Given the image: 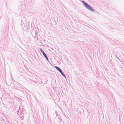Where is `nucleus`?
Returning <instances> with one entry per match:
<instances>
[{
  "mask_svg": "<svg viewBox=\"0 0 124 124\" xmlns=\"http://www.w3.org/2000/svg\"><path fill=\"white\" fill-rule=\"evenodd\" d=\"M40 50L41 51V52H42L43 51L42 50V49L41 48H40Z\"/></svg>",
  "mask_w": 124,
  "mask_h": 124,
  "instance_id": "nucleus-5",
  "label": "nucleus"
},
{
  "mask_svg": "<svg viewBox=\"0 0 124 124\" xmlns=\"http://www.w3.org/2000/svg\"><path fill=\"white\" fill-rule=\"evenodd\" d=\"M82 3L88 9L92 12L94 11V10L87 3L84 1H82Z\"/></svg>",
  "mask_w": 124,
  "mask_h": 124,
  "instance_id": "nucleus-1",
  "label": "nucleus"
},
{
  "mask_svg": "<svg viewBox=\"0 0 124 124\" xmlns=\"http://www.w3.org/2000/svg\"><path fill=\"white\" fill-rule=\"evenodd\" d=\"M41 52L43 54H45V53H44L43 51L42 52Z\"/></svg>",
  "mask_w": 124,
  "mask_h": 124,
  "instance_id": "nucleus-4",
  "label": "nucleus"
},
{
  "mask_svg": "<svg viewBox=\"0 0 124 124\" xmlns=\"http://www.w3.org/2000/svg\"><path fill=\"white\" fill-rule=\"evenodd\" d=\"M43 55H44V56L46 58V59L48 61V58L47 57V56L46 55V54L45 53V54H43Z\"/></svg>",
  "mask_w": 124,
  "mask_h": 124,
  "instance_id": "nucleus-3",
  "label": "nucleus"
},
{
  "mask_svg": "<svg viewBox=\"0 0 124 124\" xmlns=\"http://www.w3.org/2000/svg\"><path fill=\"white\" fill-rule=\"evenodd\" d=\"M55 67L57 69V70L62 74L63 76H64V74L62 73L61 70L57 66Z\"/></svg>",
  "mask_w": 124,
  "mask_h": 124,
  "instance_id": "nucleus-2",
  "label": "nucleus"
}]
</instances>
